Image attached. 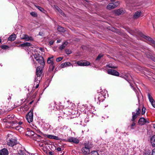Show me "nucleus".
<instances>
[{"instance_id": "obj_58", "label": "nucleus", "mask_w": 155, "mask_h": 155, "mask_svg": "<svg viewBox=\"0 0 155 155\" xmlns=\"http://www.w3.org/2000/svg\"><path fill=\"white\" fill-rule=\"evenodd\" d=\"M40 49L41 51H42V48H40Z\"/></svg>"}, {"instance_id": "obj_43", "label": "nucleus", "mask_w": 155, "mask_h": 155, "mask_svg": "<svg viewBox=\"0 0 155 155\" xmlns=\"http://www.w3.org/2000/svg\"><path fill=\"white\" fill-rule=\"evenodd\" d=\"M12 96V94H9L7 96V97L8 98V100H10L11 99V96Z\"/></svg>"}, {"instance_id": "obj_18", "label": "nucleus", "mask_w": 155, "mask_h": 155, "mask_svg": "<svg viewBox=\"0 0 155 155\" xmlns=\"http://www.w3.org/2000/svg\"><path fill=\"white\" fill-rule=\"evenodd\" d=\"M54 57L52 56L51 57H49L48 58L47 60V63L48 64H50V65L54 64V63L53 62Z\"/></svg>"}, {"instance_id": "obj_17", "label": "nucleus", "mask_w": 155, "mask_h": 155, "mask_svg": "<svg viewBox=\"0 0 155 155\" xmlns=\"http://www.w3.org/2000/svg\"><path fill=\"white\" fill-rule=\"evenodd\" d=\"M103 97V95L101 94H98L96 96L95 99V100H96V99H97L99 101V102H100L101 101H103L102 99Z\"/></svg>"}, {"instance_id": "obj_12", "label": "nucleus", "mask_w": 155, "mask_h": 155, "mask_svg": "<svg viewBox=\"0 0 155 155\" xmlns=\"http://www.w3.org/2000/svg\"><path fill=\"white\" fill-rule=\"evenodd\" d=\"M141 36L144 38L146 39L147 40L150 41L152 43L155 45V41L153 40L152 38H150L149 36H146L143 34H142Z\"/></svg>"}, {"instance_id": "obj_23", "label": "nucleus", "mask_w": 155, "mask_h": 155, "mask_svg": "<svg viewBox=\"0 0 155 155\" xmlns=\"http://www.w3.org/2000/svg\"><path fill=\"white\" fill-rule=\"evenodd\" d=\"M124 12V10L122 9H118L115 11V13L118 15L123 14Z\"/></svg>"}, {"instance_id": "obj_31", "label": "nucleus", "mask_w": 155, "mask_h": 155, "mask_svg": "<svg viewBox=\"0 0 155 155\" xmlns=\"http://www.w3.org/2000/svg\"><path fill=\"white\" fill-rule=\"evenodd\" d=\"M90 155H99L98 151H92L90 153Z\"/></svg>"}, {"instance_id": "obj_15", "label": "nucleus", "mask_w": 155, "mask_h": 155, "mask_svg": "<svg viewBox=\"0 0 155 155\" xmlns=\"http://www.w3.org/2000/svg\"><path fill=\"white\" fill-rule=\"evenodd\" d=\"M32 46V45L29 42H26L23 43L22 44H21L17 46L18 47H29Z\"/></svg>"}, {"instance_id": "obj_28", "label": "nucleus", "mask_w": 155, "mask_h": 155, "mask_svg": "<svg viewBox=\"0 0 155 155\" xmlns=\"http://www.w3.org/2000/svg\"><path fill=\"white\" fill-rule=\"evenodd\" d=\"M147 96L148 98V99L150 101V102H152L154 101V100L153 99L152 96L149 93H148Z\"/></svg>"}, {"instance_id": "obj_30", "label": "nucleus", "mask_w": 155, "mask_h": 155, "mask_svg": "<svg viewBox=\"0 0 155 155\" xmlns=\"http://www.w3.org/2000/svg\"><path fill=\"white\" fill-rule=\"evenodd\" d=\"M54 64L50 65L49 68V71L50 72H52L54 70Z\"/></svg>"}, {"instance_id": "obj_52", "label": "nucleus", "mask_w": 155, "mask_h": 155, "mask_svg": "<svg viewBox=\"0 0 155 155\" xmlns=\"http://www.w3.org/2000/svg\"><path fill=\"white\" fill-rule=\"evenodd\" d=\"M22 122L21 121H20L18 122V124L19 125H21L22 124Z\"/></svg>"}, {"instance_id": "obj_45", "label": "nucleus", "mask_w": 155, "mask_h": 155, "mask_svg": "<svg viewBox=\"0 0 155 155\" xmlns=\"http://www.w3.org/2000/svg\"><path fill=\"white\" fill-rule=\"evenodd\" d=\"M152 155H155V148L152 150Z\"/></svg>"}, {"instance_id": "obj_40", "label": "nucleus", "mask_w": 155, "mask_h": 155, "mask_svg": "<svg viewBox=\"0 0 155 155\" xmlns=\"http://www.w3.org/2000/svg\"><path fill=\"white\" fill-rule=\"evenodd\" d=\"M103 55L99 54L96 59V60H99L103 56Z\"/></svg>"}, {"instance_id": "obj_26", "label": "nucleus", "mask_w": 155, "mask_h": 155, "mask_svg": "<svg viewBox=\"0 0 155 155\" xmlns=\"http://www.w3.org/2000/svg\"><path fill=\"white\" fill-rule=\"evenodd\" d=\"M106 67L110 68H111L115 69L117 68V67L116 66L113 65L112 64L110 63L106 65Z\"/></svg>"}, {"instance_id": "obj_49", "label": "nucleus", "mask_w": 155, "mask_h": 155, "mask_svg": "<svg viewBox=\"0 0 155 155\" xmlns=\"http://www.w3.org/2000/svg\"><path fill=\"white\" fill-rule=\"evenodd\" d=\"M150 122L148 120H147L145 119V123H149Z\"/></svg>"}, {"instance_id": "obj_42", "label": "nucleus", "mask_w": 155, "mask_h": 155, "mask_svg": "<svg viewBox=\"0 0 155 155\" xmlns=\"http://www.w3.org/2000/svg\"><path fill=\"white\" fill-rule=\"evenodd\" d=\"M65 51L66 53L67 54H70L71 53V51H69V50H66Z\"/></svg>"}, {"instance_id": "obj_47", "label": "nucleus", "mask_w": 155, "mask_h": 155, "mask_svg": "<svg viewBox=\"0 0 155 155\" xmlns=\"http://www.w3.org/2000/svg\"><path fill=\"white\" fill-rule=\"evenodd\" d=\"M151 58L153 61L155 62V58L154 57H151Z\"/></svg>"}, {"instance_id": "obj_53", "label": "nucleus", "mask_w": 155, "mask_h": 155, "mask_svg": "<svg viewBox=\"0 0 155 155\" xmlns=\"http://www.w3.org/2000/svg\"><path fill=\"white\" fill-rule=\"evenodd\" d=\"M38 132H39L38 133H40V134H42V133L41 132L40 130H39Z\"/></svg>"}, {"instance_id": "obj_39", "label": "nucleus", "mask_w": 155, "mask_h": 155, "mask_svg": "<svg viewBox=\"0 0 155 155\" xmlns=\"http://www.w3.org/2000/svg\"><path fill=\"white\" fill-rule=\"evenodd\" d=\"M63 59V58L58 57L56 59V61L57 62H59Z\"/></svg>"}, {"instance_id": "obj_35", "label": "nucleus", "mask_w": 155, "mask_h": 155, "mask_svg": "<svg viewBox=\"0 0 155 155\" xmlns=\"http://www.w3.org/2000/svg\"><path fill=\"white\" fill-rule=\"evenodd\" d=\"M1 48L2 49H8L9 47L8 46L6 45H2L1 46Z\"/></svg>"}, {"instance_id": "obj_21", "label": "nucleus", "mask_w": 155, "mask_h": 155, "mask_svg": "<svg viewBox=\"0 0 155 155\" xmlns=\"http://www.w3.org/2000/svg\"><path fill=\"white\" fill-rule=\"evenodd\" d=\"M71 65V63L69 62H66L64 63L61 64V68H64V67L70 66Z\"/></svg>"}, {"instance_id": "obj_37", "label": "nucleus", "mask_w": 155, "mask_h": 155, "mask_svg": "<svg viewBox=\"0 0 155 155\" xmlns=\"http://www.w3.org/2000/svg\"><path fill=\"white\" fill-rule=\"evenodd\" d=\"M31 15L33 17H36L37 16V14L35 12H31Z\"/></svg>"}, {"instance_id": "obj_29", "label": "nucleus", "mask_w": 155, "mask_h": 155, "mask_svg": "<svg viewBox=\"0 0 155 155\" xmlns=\"http://www.w3.org/2000/svg\"><path fill=\"white\" fill-rule=\"evenodd\" d=\"M58 31L61 32H64L65 31V30L64 28L61 26H59L58 27Z\"/></svg>"}, {"instance_id": "obj_33", "label": "nucleus", "mask_w": 155, "mask_h": 155, "mask_svg": "<svg viewBox=\"0 0 155 155\" xmlns=\"http://www.w3.org/2000/svg\"><path fill=\"white\" fill-rule=\"evenodd\" d=\"M36 7L41 12H43L44 11V9L41 7L39 6H36Z\"/></svg>"}, {"instance_id": "obj_13", "label": "nucleus", "mask_w": 155, "mask_h": 155, "mask_svg": "<svg viewBox=\"0 0 155 155\" xmlns=\"http://www.w3.org/2000/svg\"><path fill=\"white\" fill-rule=\"evenodd\" d=\"M42 74V68L38 67L36 69V74L37 77H40Z\"/></svg>"}, {"instance_id": "obj_27", "label": "nucleus", "mask_w": 155, "mask_h": 155, "mask_svg": "<svg viewBox=\"0 0 155 155\" xmlns=\"http://www.w3.org/2000/svg\"><path fill=\"white\" fill-rule=\"evenodd\" d=\"M55 8L59 12L61 13L62 15H64V13L62 12V11L59 7L57 6H55Z\"/></svg>"}, {"instance_id": "obj_10", "label": "nucleus", "mask_w": 155, "mask_h": 155, "mask_svg": "<svg viewBox=\"0 0 155 155\" xmlns=\"http://www.w3.org/2000/svg\"><path fill=\"white\" fill-rule=\"evenodd\" d=\"M22 39H24L26 41H33V39L31 37H29L28 35L24 34L21 37Z\"/></svg>"}, {"instance_id": "obj_32", "label": "nucleus", "mask_w": 155, "mask_h": 155, "mask_svg": "<svg viewBox=\"0 0 155 155\" xmlns=\"http://www.w3.org/2000/svg\"><path fill=\"white\" fill-rule=\"evenodd\" d=\"M34 56L35 59L37 60V59L39 58V57H41V56L38 53H35L34 54Z\"/></svg>"}, {"instance_id": "obj_20", "label": "nucleus", "mask_w": 155, "mask_h": 155, "mask_svg": "<svg viewBox=\"0 0 155 155\" xmlns=\"http://www.w3.org/2000/svg\"><path fill=\"white\" fill-rule=\"evenodd\" d=\"M16 35L13 34L11 35L8 38V40L10 41H13L16 38Z\"/></svg>"}, {"instance_id": "obj_46", "label": "nucleus", "mask_w": 155, "mask_h": 155, "mask_svg": "<svg viewBox=\"0 0 155 155\" xmlns=\"http://www.w3.org/2000/svg\"><path fill=\"white\" fill-rule=\"evenodd\" d=\"M57 150L58 151H60L61 150V148L59 147H58L57 148Z\"/></svg>"}, {"instance_id": "obj_38", "label": "nucleus", "mask_w": 155, "mask_h": 155, "mask_svg": "<svg viewBox=\"0 0 155 155\" xmlns=\"http://www.w3.org/2000/svg\"><path fill=\"white\" fill-rule=\"evenodd\" d=\"M146 110V109L144 107H143L142 108V115H143L145 114V112Z\"/></svg>"}, {"instance_id": "obj_36", "label": "nucleus", "mask_w": 155, "mask_h": 155, "mask_svg": "<svg viewBox=\"0 0 155 155\" xmlns=\"http://www.w3.org/2000/svg\"><path fill=\"white\" fill-rule=\"evenodd\" d=\"M53 139L56 140H60L61 138H59L58 136H53Z\"/></svg>"}, {"instance_id": "obj_48", "label": "nucleus", "mask_w": 155, "mask_h": 155, "mask_svg": "<svg viewBox=\"0 0 155 155\" xmlns=\"http://www.w3.org/2000/svg\"><path fill=\"white\" fill-rule=\"evenodd\" d=\"M54 43V42L52 41H50L49 42V44H50V45H52Z\"/></svg>"}, {"instance_id": "obj_14", "label": "nucleus", "mask_w": 155, "mask_h": 155, "mask_svg": "<svg viewBox=\"0 0 155 155\" xmlns=\"http://www.w3.org/2000/svg\"><path fill=\"white\" fill-rule=\"evenodd\" d=\"M8 152L7 149L4 148L0 151V155H8Z\"/></svg>"}, {"instance_id": "obj_19", "label": "nucleus", "mask_w": 155, "mask_h": 155, "mask_svg": "<svg viewBox=\"0 0 155 155\" xmlns=\"http://www.w3.org/2000/svg\"><path fill=\"white\" fill-rule=\"evenodd\" d=\"M145 119L143 117L140 118L139 120L138 123L141 125H143L145 124Z\"/></svg>"}, {"instance_id": "obj_8", "label": "nucleus", "mask_w": 155, "mask_h": 155, "mask_svg": "<svg viewBox=\"0 0 155 155\" xmlns=\"http://www.w3.org/2000/svg\"><path fill=\"white\" fill-rule=\"evenodd\" d=\"M66 141L78 143L79 142V141L78 139L76 138L71 137H69Z\"/></svg>"}, {"instance_id": "obj_56", "label": "nucleus", "mask_w": 155, "mask_h": 155, "mask_svg": "<svg viewBox=\"0 0 155 155\" xmlns=\"http://www.w3.org/2000/svg\"><path fill=\"white\" fill-rule=\"evenodd\" d=\"M111 1L112 2H114V1L115 0H111Z\"/></svg>"}, {"instance_id": "obj_16", "label": "nucleus", "mask_w": 155, "mask_h": 155, "mask_svg": "<svg viewBox=\"0 0 155 155\" xmlns=\"http://www.w3.org/2000/svg\"><path fill=\"white\" fill-rule=\"evenodd\" d=\"M141 14V12L140 11L136 12L134 13L133 18L134 19H137L140 17Z\"/></svg>"}, {"instance_id": "obj_50", "label": "nucleus", "mask_w": 155, "mask_h": 155, "mask_svg": "<svg viewBox=\"0 0 155 155\" xmlns=\"http://www.w3.org/2000/svg\"><path fill=\"white\" fill-rule=\"evenodd\" d=\"M61 40L60 39H59L57 41V43H59L61 42Z\"/></svg>"}, {"instance_id": "obj_22", "label": "nucleus", "mask_w": 155, "mask_h": 155, "mask_svg": "<svg viewBox=\"0 0 155 155\" xmlns=\"http://www.w3.org/2000/svg\"><path fill=\"white\" fill-rule=\"evenodd\" d=\"M150 141L152 145L155 147V135L151 137Z\"/></svg>"}, {"instance_id": "obj_1", "label": "nucleus", "mask_w": 155, "mask_h": 155, "mask_svg": "<svg viewBox=\"0 0 155 155\" xmlns=\"http://www.w3.org/2000/svg\"><path fill=\"white\" fill-rule=\"evenodd\" d=\"M7 123L6 127L8 128H12L17 130H18L19 126H15V125L17 124V122L15 120L14 116L8 115L6 117Z\"/></svg>"}, {"instance_id": "obj_51", "label": "nucleus", "mask_w": 155, "mask_h": 155, "mask_svg": "<svg viewBox=\"0 0 155 155\" xmlns=\"http://www.w3.org/2000/svg\"><path fill=\"white\" fill-rule=\"evenodd\" d=\"M39 84H38L37 85H36L35 86V88H38L39 86Z\"/></svg>"}, {"instance_id": "obj_25", "label": "nucleus", "mask_w": 155, "mask_h": 155, "mask_svg": "<svg viewBox=\"0 0 155 155\" xmlns=\"http://www.w3.org/2000/svg\"><path fill=\"white\" fill-rule=\"evenodd\" d=\"M130 85L131 88H133V89L134 90V91L136 92V94L138 100V101H139V99H140V97H139V93L138 92H137V90L133 86L132 84H130Z\"/></svg>"}, {"instance_id": "obj_9", "label": "nucleus", "mask_w": 155, "mask_h": 155, "mask_svg": "<svg viewBox=\"0 0 155 155\" xmlns=\"http://www.w3.org/2000/svg\"><path fill=\"white\" fill-rule=\"evenodd\" d=\"M77 64L78 65L80 66H87L90 64L89 62L86 61H84L83 62L82 61H79L77 62Z\"/></svg>"}, {"instance_id": "obj_41", "label": "nucleus", "mask_w": 155, "mask_h": 155, "mask_svg": "<svg viewBox=\"0 0 155 155\" xmlns=\"http://www.w3.org/2000/svg\"><path fill=\"white\" fill-rule=\"evenodd\" d=\"M152 106L154 108H155V101H154L152 102H150Z\"/></svg>"}, {"instance_id": "obj_34", "label": "nucleus", "mask_w": 155, "mask_h": 155, "mask_svg": "<svg viewBox=\"0 0 155 155\" xmlns=\"http://www.w3.org/2000/svg\"><path fill=\"white\" fill-rule=\"evenodd\" d=\"M53 136L54 135H45V136L49 138L53 139Z\"/></svg>"}, {"instance_id": "obj_7", "label": "nucleus", "mask_w": 155, "mask_h": 155, "mask_svg": "<svg viewBox=\"0 0 155 155\" xmlns=\"http://www.w3.org/2000/svg\"><path fill=\"white\" fill-rule=\"evenodd\" d=\"M81 151L84 155H88L90 153V148L88 146L85 145L84 147L82 148Z\"/></svg>"}, {"instance_id": "obj_3", "label": "nucleus", "mask_w": 155, "mask_h": 155, "mask_svg": "<svg viewBox=\"0 0 155 155\" xmlns=\"http://www.w3.org/2000/svg\"><path fill=\"white\" fill-rule=\"evenodd\" d=\"M7 144L8 146L13 147L17 144V141L15 138L13 137L9 138L7 141Z\"/></svg>"}, {"instance_id": "obj_5", "label": "nucleus", "mask_w": 155, "mask_h": 155, "mask_svg": "<svg viewBox=\"0 0 155 155\" xmlns=\"http://www.w3.org/2000/svg\"><path fill=\"white\" fill-rule=\"evenodd\" d=\"M119 4V3L118 2L114 3H110L107 6V9L109 10L113 9L117 6Z\"/></svg>"}, {"instance_id": "obj_4", "label": "nucleus", "mask_w": 155, "mask_h": 155, "mask_svg": "<svg viewBox=\"0 0 155 155\" xmlns=\"http://www.w3.org/2000/svg\"><path fill=\"white\" fill-rule=\"evenodd\" d=\"M33 114L32 111H30L26 115V118L28 122L30 123L33 120Z\"/></svg>"}, {"instance_id": "obj_44", "label": "nucleus", "mask_w": 155, "mask_h": 155, "mask_svg": "<svg viewBox=\"0 0 155 155\" xmlns=\"http://www.w3.org/2000/svg\"><path fill=\"white\" fill-rule=\"evenodd\" d=\"M49 154L50 155H54V151H50L49 152Z\"/></svg>"}, {"instance_id": "obj_6", "label": "nucleus", "mask_w": 155, "mask_h": 155, "mask_svg": "<svg viewBox=\"0 0 155 155\" xmlns=\"http://www.w3.org/2000/svg\"><path fill=\"white\" fill-rule=\"evenodd\" d=\"M107 73L109 74L116 76H118L119 73L118 72L113 69H108L107 70Z\"/></svg>"}, {"instance_id": "obj_55", "label": "nucleus", "mask_w": 155, "mask_h": 155, "mask_svg": "<svg viewBox=\"0 0 155 155\" xmlns=\"http://www.w3.org/2000/svg\"><path fill=\"white\" fill-rule=\"evenodd\" d=\"M33 102V101H32L30 103H29V104H31Z\"/></svg>"}, {"instance_id": "obj_57", "label": "nucleus", "mask_w": 155, "mask_h": 155, "mask_svg": "<svg viewBox=\"0 0 155 155\" xmlns=\"http://www.w3.org/2000/svg\"><path fill=\"white\" fill-rule=\"evenodd\" d=\"M1 41H1V39L0 38V43L1 42Z\"/></svg>"}, {"instance_id": "obj_11", "label": "nucleus", "mask_w": 155, "mask_h": 155, "mask_svg": "<svg viewBox=\"0 0 155 155\" xmlns=\"http://www.w3.org/2000/svg\"><path fill=\"white\" fill-rule=\"evenodd\" d=\"M36 61H38L41 66H42V68H44L45 65V62L44 59L42 57H39V58L37 59Z\"/></svg>"}, {"instance_id": "obj_54", "label": "nucleus", "mask_w": 155, "mask_h": 155, "mask_svg": "<svg viewBox=\"0 0 155 155\" xmlns=\"http://www.w3.org/2000/svg\"><path fill=\"white\" fill-rule=\"evenodd\" d=\"M153 127L155 128V124H153Z\"/></svg>"}, {"instance_id": "obj_24", "label": "nucleus", "mask_w": 155, "mask_h": 155, "mask_svg": "<svg viewBox=\"0 0 155 155\" xmlns=\"http://www.w3.org/2000/svg\"><path fill=\"white\" fill-rule=\"evenodd\" d=\"M68 42L67 41H65L59 47V49L61 50H62L64 49L65 47L67 45Z\"/></svg>"}, {"instance_id": "obj_2", "label": "nucleus", "mask_w": 155, "mask_h": 155, "mask_svg": "<svg viewBox=\"0 0 155 155\" xmlns=\"http://www.w3.org/2000/svg\"><path fill=\"white\" fill-rule=\"evenodd\" d=\"M140 112L141 110L139 108L136 110V113H135V112H132V117L131 119V121L133 122V123L130 126V128L131 129H134V127L135 126L136 124L134 122V120L137 118V117L140 115Z\"/></svg>"}]
</instances>
